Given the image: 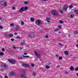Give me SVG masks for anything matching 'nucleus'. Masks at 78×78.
I'll return each mask as SVG.
<instances>
[{
  "label": "nucleus",
  "mask_w": 78,
  "mask_h": 78,
  "mask_svg": "<svg viewBox=\"0 0 78 78\" xmlns=\"http://www.w3.org/2000/svg\"><path fill=\"white\" fill-rule=\"evenodd\" d=\"M25 71H23V72L22 73L20 76L21 78H25Z\"/></svg>",
  "instance_id": "nucleus-1"
},
{
  "label": "nucleus",
  "mask_w": 78,
  "mask_h": 78,
  "mask_svg": "<svg viewBox=\"0 0 78 78\" xmlns=\"http://www.w3.org/2000/svg\"><path fill=\"white\" fill-rule=\"evenodd\" d=\"M2 66L3 67H5V69L6 70H8V69H9V67H8V66L4 64V63H2Z\"/></svg>",
  "instance_id": "nucleus-2"
},
{
  "label": "nucleus",
  "mask_w": 78,
  "mask_h": 78,
  "mask_svg": "<svg viewBox=\"0 0 78 78\" xmlns=\"http://www.w3.org/2000/svg\"><path fill=\"white\" fill-rule=\"evenodd\" d=\"M41 21L39 20H38L36 21V24L38 25V26H39L41 25Z\"/></svg>",
  "instance_id": "nucleus-3"
},
{
  "label": "nucleus",
  "mask_w": 78,
  "mask_h": 78,
  "mask_svg": "<svg viewBox=\"0 0 78 78\" xmlns=\"http://www.w3.org/2000/svg\"><path fill=\"white\" fill-rule=\"evenodd\" d=\"M51 13H52V15L54 16H57L58 15L57 12L55 10L52 11Z\"/></svg>",
  "instance_id": "nucleus-4"
},
{
  "label": "nucleus",
  "mask_w": 78,
  "mask_h": 78,
  "mask_svg": "<svg viewBox=\"0 0 78 78\" xmlns=\"http://www.w3.org/2000/svg\"><path fill=\"white\" fill-rule=\"evenodd\" d=\"M1 4L3 5V6H7V4H6V2L1 1Z\"/></svg>",
  "instance_id": "nucleus-5"
},
{
  "label": "nucleus",
  "mask_w": 78,
  "mask_h": 78,
  "mask_svg": "<svg viewBox=\"0 0 78 78\" xmlns=\"http://www.w3.org/2000/svg\"><path fill=\"white\" fill-rule=\"evenodd\" d=\"M68 8V6H67V5H66L65 6V7L64 8H62V10H63V11H65L66 10H67V8Z\"/></svg>",
  "instance_id": "nucleus-6"
},
{
  "label": "nucleus",
  "mask_w": 78,
  "mask_h": 78,
  "mask_svg": "<svg viewBox=\"0 0 78 78\" xmlns=\"http://www.w3.org/2000/svg\"><path fill=\"white\" fill-rule=\"evenodd\" d=\"M34 34L33 33H29L28 36L30 37H34Z\"/></svg>",
  "instance_id": "nucleus-7"
},
{
  "label": "nucleus",
  "mask_w": 78,
  "mask_h": 78,
  "mask_svg": "<svg viewBox=\"0 0 78 78\" xmlns=\"http://www.w3.org/2000/svg\"><path fill=\"white\" fill-rule=\"evenodd\" d=\"M8 61L12 64H14L16 62V60L12 59H9Z\"/></svg>",
  "instance_id": "nucleus-8"
},
{
  "label": "nucleus",
  "mask_w": 78,
  "mask_h": 78,
  "mask_svg": "<svg viewBox=\"0 0 78 78\" xmlns=\"http://www.w3.org/2000/svg\"><path fill=\"white\" fill-rule=\"evenodd\" d=\"M35 55L37 57V58H40V57L41 56L39 55V54L37 53V52L36 51H35Z\"/></svg>",
  "instance_id": "nucleus-9"
},
{
  "label": "nucleus",
  "mask_w": 78,
  "mask_h": 78,
  "mask_svg": "<svg viewBox=\"0 0 78 78\" xmlns=\"http://www.w3.org/2000/svg\"><path fill=\"white\" fill-rule=\"evenodd\" d=\"M24 11V8L22 7L20 8V9L19 10V12L20 13Z\"/></svg>",
  "instance_id": "nucleus-10"
},
{
  "label": "nucleus",
  "mask_w": 78,
  "mask_h": 78,
  "mask_svg": "<svg viewBox=\"0 0 78 78\" xmlns=\"http://www.w3.org/2000/svg\"><path fill=\"white\" fill-rule=\"evenodd\" d=\"M23 67H30V66L27 64H23Z\"/></svg>",
  "instance_id": "nucleus-11"
},
{
  "label": "nucleus",
  "mask_w": 78,
  "mask_h": 78,
  "mask_svg": "<svg viewBox=\"0 0 78 78\" xmlns=\"http://www.w3.org/2000/svg\"><path fill=\"white\" fill-rule=\"evenodd\" d=\"M51 20V19L50 17H48L46 18V20H47V22H50V20Z\"/></svg>",
  "instance_id": "nucleus-12"
},
{
  "label": "nucleus",
  "mask_w": 78,
  "mask_h": 78,
  "mask_svg": "<svg viewBox=\"0 0 78 78\" xmlns=\"http://www.w3.org/2000/svg\"><path fill=\"white\" fill-rule=\"evenodd\" d=\"M70 69L71 71L72 70H74V68L73 67V66H71L70 67Z\"/></svg>",
  "instance_id": "nucleus-13"
},
{
  "label": "nucleus",
  "mask_w": 78,
  "mask_h": 78,
  "mask_svg": "<svg viewBox=\"0 0 78 78\" xmlns=\"http://www.w3.org/2000/svg\"><path fill=\"white\" fill-rule=\"evenodd\" d=\"M26 43H25L24 42H23L21 43V46H23L25 45H26Z\"/></svg>",
  "instance_id": "nucleus-14"
},
{
  "label": "nucleus",
  "mask_w": 78,
  "mask_h": 78,
  "mask_svg": "<svg viewBox=\"0 0 78 78\" xmlns=\"http://www.w3.org/2000/svg\"><path fill=\"white\" fill-rule=\"evenodd\" d=\"M17 58L19 60H22V59H23V58L22 57L18 56V57Z\"/></svg>",
  "instance_id": "nucleus-15"
},
{
  "label": "nucleus",
  "mask_w": 78,
  "mask_h": 78,
  "mask_svg": "<svg viewBox=\"0 0 78 78\" xmlns=\"http://www.w3.org/2000/svg\"><path fill=\"white\" fill-rule=\"evenodd\" d=\"M10 74L11 76H12V75H14V72H11Z\"/></svg>",
  "instance_id": "nucleus-16"
},
{
  "label": "nucleus",
  "mask_w": 78,
  "mask_h": 78,
  "mask_svg": "<svg viewBox=\"0 0 78 78\" xmlns=\"http://www.w3.org/2000/svg\"><path fill=\"white\" fill-rule=\"evenodd\" d=\"M30 20L31 22H34V18H31Z\"/></svg>",
  "instance_id": "nucleus-17"
},
{
  "label": "nucleus",
  "mask_w": 78,
  "mask_h": 78,
  "mask_svg": "<svg viewBox=\"0 0 78 78\" xmlns=\"http://www.w3.org/2000/svg\"><path fill=\"white\" fill-rule=\"evenodd\" d=\"M4 55V53H3V52L0 51V55L1 56H3Z\"/></svg>",
  "instance_id": "nucleus-18"
},
{
  "label": "nucleus",
  "mask_w": 78,
  "mask_h": 78,
  "mask_svg": "<svg viewBox=\"0 0 78 78\" xmlns=\"http://www.w3.org/2000/svg\"><path fill=\"white\" fill-rule=\"evenodd\" d=\"M65 54L66 55H67L69 54V52H68V51H65Z\"/></svg>",
  "instance_id": "nucleus-19"
},
{
  "label": "nucleus",
  "mask_w": 78,
  "mask_h": 78,
  "mask_svg": "<svg viewBox=\"0 0 78 78\" xmlns=\"http://www.w3.org/2000/svg\"><path fill=\"white\" fill-rule=\"evenodd\" d=\"M9 36L10 37H13V34H9Z\"/></svg>",
  "instance_id": "nucleus-20"
},
{
  "label": "nucleus",
  "mask_w": 78,
  "mask_h": 78,
  "mask_svg": "<svg viewBox=\"0 0 78 78\" xmlns=\"http://www.w3.org/2000/svg\"><path fill=\"white\" fill-rule=\"evenodd\" d=\"M19 29V27L16 26L15 28L16 30H18Z\"/></svg>",
  "instance_id": "nucleus-21"
},
{
  "label": "nucleus",
  "mask_w": 78,
  "mask_h": 78,
  "mask_svg": "<svg viewBox=\"0 0 78 78\" xmlns=\"http://www.w3.org/2000/svg\"><path fill=\"white\" fill-rule=\"evenodd\" d=\"M59 11L61 14H63V12H64L62 11L60 9H59Z\"/></svg>",
  "instance_id": "nucleus-22"
},
{
  "label": "nucleus",
  "mask_w": 78,
  "mask_h": 78,
  "mask_svg": "<svg viewBox=\"0 0 78 78\" xmlns=\"http://www.w3.org/2000/svg\"><path fill=\"white\" fill-rule=\"evenodd\" d=\"M23 56L24 58H30V57L28 55L25 56L24 55H23Z\"/></svg>",
  "instance_id": "nucleus-23"
},
{
  "label": "nucleus",
  "mask_w": 78,
  "mask_h": 78,
  "mask_svg": "<svg viewBox=\"0 0 78 78\" xmlns=\"http://www.w3.org/2000/svg\"><path fill=\"white\" fill-rule=\"evenodd\" d=\"M69 8H70V9H72V8H73V5L72 4H71V5L69 6Z\"/></svg>",
  "instance_id": "nucleus-24"
},
{
  "label": "nucleus",
  "mask_w": 78,
  "mask_h": 78,
  "mask_svg": "<svg viewBox=\"0 0 78 78\" xmlns=\"http://www.w3.org/2000/svg\"><path fill=\"white\" fill-rule=\"evenodd\" d=\"M45 67H46V69H49V68H50V66H48V65H46L45 66Z\"/></svg>",
  "instance_id": "nucleus-25"
},
{
  "label": "nucleus",
  "mask_w": 78,
  "mask_h": 78,
  "mask_svg": "<svg viewBox=\"0 0 78 78\" xmlns=\"http://www.w3.org/2000/svg\"><path fill=\"white\" fill-rule=\"evenodd\" d=\"M27 9H28V7H25L24 8V11H26V10H27Z\"/></svg>",
  "instance_id": "nucleus-26"
},
{
  "label": "nucleus",
  "mask_w": 78,
  "mask_h": 78,
  "mask_svg": "<svg viewBox=\"0 0 78 78\" xmlns=\"http://www.w3.org/2000/svg\"><path fill=\"white\" fill-rule=\"evenodd\" d=\"M21 25H22V26H23V25H24V22L23 21H21Z\"/></svg>",
  "instance_id": "nucleus-27"
},
{
  "label": "nucleus",
  "mask_w": 78,
  "mask_h": 78,
  "mask_svg": "<svg viewBox=\"0 0 78 78\" xmlns=\"http://www.w3.org/2000/svg\"><path fill=\"white\" fill-rule=\"evenodd\" d=\"M74 12L77 14H78V11L77 10H74Z\"/></svg>",
  "instance_id": "nucleus-28"
},
{
  "label": "nucleus",
  "mask_w": 78,
  "mask_h": 78,
  "mask_svg": "<svg viewBox=\"0 0 78 78\" xmlns=\"http://www.w3.org/2000/svg\"><path fill=\"white\" fill-rule=\"evenodd\" d=\"M11 27H14V24L13 23H11L10 24Z\"/></svg>",
  "instance_id": "nucleus-29"
},
{
  "label": "nucleus",
  "mask_w": 78,
  "mask_h": 78,
  "mask_svg": "<svg viewBox=\"0 0 78 78\" xmlns=\"http://www.w3.org/2000/svg\"><path fill=\"white\" fill-rule=\"evenodd\" d=\"M75 34H78V32L76 31H74Z\"/></svg>",
  "instance_id": "nucleus-30"
},
{
  "label": "nucleus",
  "mask_w": 78,
  "mask_h": 78,
  "mask_svg": "<svg viewBox=\"0 0 78 78\" xmlns=\"http://www.w3.org/2000/svg\"><path fill=\"white\" fill-rule=\"evenodd\" d=\"M58 30H59V29H55L54 30V31H55V32H56V31H58Z\"/></svg>",
  "instance_id": "nucleus-31"
},
{
  "label": "nucleus",
  "mask_w": 78,
  "mask_h": 78,
  "mask_svg": "<svg viewBox=\"0 0 78 78\" xmlns=\"http://www.w3.org/2000/svg\"><path fill=\"white\" fill-rule=\"evenodd\" d=\"M59 59L60 60H62V58L61 56H60L59 57Z\"/></svg>",
  "instance_id": "nucleus-32"
},
{
  "label": "nucleus",
  "mask_w": 78,
  "mask_h": 78,
  "mask_svg": "<svg viewBox=\"0 0 78 78\" xmlns=\"http://www.w3.org/2000/svg\"><path fill=\"white\" fill-rule=\"evenodd\" d=\"M24 4H25V5H27V4H28V2H25L24 3Z\"/></svg>",
  "instance_id": "nucleus-33"
},
{
  "label": "nucleus",
  "mask_w": 78,
  "mask_h": 78,
  "mask_svg": "<svg viewBox=\"0 0 78 78\" xmlns=\"http://www.w3.org/2000/svg\"><path fill=\"white\" fill-rule=\"evenodd\" d=\"M74 16H75L74 14H71L70 15V17L72 18Z\"/></svg>",
  "instance_id": "nucleus-34"
},
{
  "label": "nucleus",
  "mask_w": 78,
  "mask_h": 78,
  "mask_svg": "<svg viewBox=\"0 0 78 78\" xmlns=\"http://www.w3.org/2000/svg\"><path fill=\"white\" fill-rule=\"evenodd\" d=\"M16 38H17V39H20V37L19 36H16Z\"/></svg>",
  "instance_id": "nucleus-35"
},
{
  "label": "nucleus",
  "mask_w": 78,
  "mask_h": 78,
  "mask_svg": "<svg viewBox=\"0 0 78 78\" xmlns=\"http://www.w3.org/2000/svg\"><path fill=\"white\" fill-rule=\"evenodd\" d=\"M36 73H35V72L33 73V74H32V75H33V76H35V75H36Z\"/></svg>",
  "instance_id": "nucleus-36"
},
{
  "label": "nucleus",
  "mask_w": 78,
  "mask_h": 78,
  "mask_svg": "<svg viewBox=\"0 0 78 78\" xmlns=\"http://www.w3.org/2000/svg\"><path fill=\"white\" fill-rule=\"evenodd\" d=\"M59 22L60 23H63V21L62 20L59 21Z\"/></svg>",
  "instance_id": "nucleus-37"
},
{
  "label": "nucleus",
  "mask_w": 78,
  "mask_h": 78,
  "mask_svg": "<svg viewBox=\"0 0 78 78\" xmlns=\"http://www.w3.org/2000/svg\"><path fill=\"white\" fill-rule=\"evenodd\" d=\"M4 28L3 26H0V29H3Z\"/></svg>",
  "instance_id": "nucleus-38"
},
{
  "label": "nucleus",
  "mask_w": 78,
  "mask_h": 78,
  "mask_svg": "<svg viewBox=\"0 0 78 78\" xmlns=\"http://www.w3.org/2000/svg\"><path fill=\"white\" fill-rule=\"evenodd\" d=\"M75 71H78V67H77L75 69Z\"/></svg>",
  "instance_id": "nucleus-39"
},
{
  "label": "nucleus",
  "mask_w": 78,
  "mask_h": 78,
  "mask_svg": "<svg viewBox=\"0 0 78 78\" xmlns=\"http://www.w3.org/2000/svg\"><path fill=\"white\" fill-rule=\"evenodd\" d=\"M65 74L67 75V74H68V73H69V72H68V71H66V72H65Z\"/></svg>",
  "instance_id": "nucleus-40"
},
{
  "label": "nucleus",
  "mask_w": 78,
  "mask_h": 78,
  "mask_svg": "<svg viewBox=\"0 0 78 78\" xmlns=\"http://www.w3.org/2000/svg\"><path fill=\"white\" fill-rule=\"evenodd\" d=\"M12 9H16V7H13L12 8Z\"/></svg>",
  "instance_id": "nucleus-41"
},
{
  "label": "nucleus",
  "mask_w": 78,
  "mask_h": 78,
  "mask_svg": "<svg viewBox=\"0 0 78 78\" xmlns=\"http://www.w3.org/2000/svg\"><path fill=\"white\" fill-rule=\"evenodd\" d=\"M58 28H61V25L58 26Z\"/></svg>",
  "instance_id": "nucleus-42"
},
{
  "label": "nucleus",
  "mask_w": 78,
  "mask_h": 78,
  "mask_svg": "<svg viewBox=\"0 0 78 78\" xmlns=\"http://www.w3.org/2000/svg\"><path fill=\"white\" fill-rule=\"evenodd\" d=\"M31 66L32 67H34V65L33 64H31Z\"/></svg>",
  "instance_id": "nucleus-43"
},
{
  "label": "nucleus",
  "mask_w": 78,
  "mask_h": 78,
  "mask_svg": "<svg viewBox=\"0 0 78 78\" xmlns=\"http://www.w3.org/2000/svg\"><path fill=\"white\" fill-rule=\"evenodd\" d=\"M12 47H13V48H14V49H15V48H16V47L15 46H12Z\"/></svg>",
  "instance_id": "nucleus-44"
},
{
  "label": "nucleus",
  "mask_w": 78,
  "mask_h": 78,
  "mask_svg": "<svg viewBox=\"0 0 78 78\" xmlns=\"http://www.w3.org/2000/svg\"><path fill=\"white\" fill-rule=\"evenodd\" d=\"M2 51H5V49L4 48H3L2 49Z\"/></svg>",
  "instance_id": "nucleus-45"
},
{
  "label": "nucleus",
  "mask_w": 78,
  "mask_h": 78,
  "mask_svg": "<svg viewBox=\"0 0 78 78\" xmlns=\"http://www.w3.org/2000/svg\"><path fill=\"white\" fill-rule=\"evenodd\" d=\"M11 41H14V39L12 38L11 39Z\"/></svg>",
  "instance_id": "nucleus-46"
},
{
  "label": "nucleus",
  "mask_w": 78,
  "mask_h": 78,
  "mask_svg": "<svg viewBox=\"0 0 78 78\" xmlns=\"http://www.w3.org/2000/svg\"><path fill=\"white\" fill-rule=\"evenodd\" d=\"M58 34H61V33H62V32L61 31H59L58 32Z\"/></svg>",
  "instance_id": "nucleus-47"
},
{
  "label": "nucleus",
  "mask_w": 78,
  "mask_h": 78,
  "mask_svg": "<svg viewBox=\"0 0 78 78\" xmlns=\"http://www.w3.org/2000/svg\"><path fill=\"white\" fill-rule=\"evenodd\" d=\"M19 48H20V50H21L22 49V48H21V47H19Z\"/></svg>",
  "instance_id": "nucleus-48"
},
{
  "label": "nucleus",
  "mask_w": 78,
  "mask_h": 78,
  "mask_svg": "<svg viewBox=\"0 0 78 78\" xmlns=\"http://www.w3.org/2000/svg\"><path fill=\"white\" fill-rule=\"evenodd\" d=\"M59 67H60L59 65H57L56 67L57 68H58Z\"/></svg>",
  "instance_id": "nucleus-49"
},
{
  "label": "nucleus",
  "mask_w": 78,
  "mask_h": 78,
  "mask_svg": "<svg viewBox=\"0 0 78 78\" xmlns=\"http://www.w3.org/2000/svg\"><path fill=\"white\" fill-rule=\"evenodd\" d=\"M24 55H27V53H24Z\"/></svg>",
  "instance_id": "nucleus-50"
},
{
  "label": "nucleus",
  "mask_w": 78,
  "mask_h": 78,
  "mask_svg": "<svg viewBox=\"0 0 78 78\" xmlns=\"http://www.w3.org/2000/svg\"><path fill=\"white\" fill-rule=\"evenodd\" d=\"M5 78H8V76H5Z\"/></svg>",
  "instance_id": "nucleus-51"
},
{
  "label": "nucleus",
  "mask_w": 78,
  "mask_h": 78,
  "mask_svg": "<svg viewBox=\"0 0 78 78\" xmlns=\"http://www.w3.org/2000/svg\"><path fill=\"white\" fill-rule=\"evenodd\" d=\"M45 37L46 38H48V36H46Z\"/></svg>",
  "instance_id": "nucleus-52"
},
{
  "label": "nucleus",
  "mask_w": 78,
  "mask_h": 78,
  "mask_svg": "<svg viewBox=\"0 0 78 78\" xmlns=\"http://www.w3.org/2000/svg\"><path fill=\"white\" fill-rule=\"evenodd\" d=\"M14 34L15 35H17V34L16 33H14Z\"/></svg>",
  "instance_id": "nucleus-53"
},
{
  "label": "nucleus",
  "mask_w": 78,
  "mask_h": 78,
  "mask_svg": "<svg viewBox=\"0 0 78 78\" xmlns=\"http://www.w3.org/2000/svg\"><path fill=\"white\" fill-rule=\"evenodd\" d=\"M59 45H62L61 43H59Z\"/></svg>",
  "instance_id": "nucleus-54"
},
{
  "label": "nucleus",
  "mask_w": 78,
  "mask_h": 78,
  "mask_svg": "<svg viewBox=\"0 0 78 78\" xmlns=\"http://www.w3.org/2000/svg\"><path fill=\"white\" fill-rule=\"evenodd\" d=\"M56 56L58 58V57H59V56L58 55H56Z\"/></svg>",
  "instance_id": "nucleus-55"
},
{
  "label": "nucleus",
  "mask_w": 78,
  "mask_h": 78,
  "mask_svg": "<svg viewBox=\"0 0 78 78\" xmlns=\"http://www.w3.org/2000/svg\"><path fill=\"white\" fill-rule=\"evenodd\" d=\"M76 47H77V48H78V44H77L76 45Z\"/></svg>",
  "instance_id": "nucleus-56"
},
{
  "label": "nucleus",
  "mask_w": 78,
  "mask_h": 78,
  "mask_svg": "<svg viewBox=\"0 0 78 78\" xmlns=\"http://www.w3.org/2000/svg\"><path fill=\"white\" fill-rule=\"evenodd\" d=\"M6 36H9V34H7V35H6Z\"/></svg>",
  "instance_id": "nucleus-57"
},
{
  "label": "nucleus",
  "mask_w": 78,
  "mask_h": 78,
  "mask_svg": "<svg viewBox=\"0 0 78 78\" xmlns=\"http://www.w3.org/2000/svg\"><path fill=\"white\" fill-rule=\"evenodd\" d=\"M41 1H47V0H41Z\"/></svg>",
  "instance_id": "nucleus-58"
},
{
  "label": "nucleus",
  "mask_w": 78,
  "mask_h": 78,
  "mask_svg": "<svg viewBox=\"0 0 78 78\" xmlns=\"http://www.w3.org/2000/svg\"><path fill=\"white\" fill-rule=\"evenodd\" d=\"M76 75H77V76H78V73H76Z\"/></svg>",
  "instance_id": "nucleus-59"
},
{
  "label": "nucleus",
  "mask_w": 78,
  "mask_h": 78,
  "mask_svg": "<svg viewBox=\"0 0 78 78\" xmlns=\"http://www.w3.org/2000/svg\"><path fill=\"white\" fill-rule=\"evenodd\" d=\"M61 46H62V47H63V46H64V44H61Z\"/></svg>",
  "instance_id": "nucleus-60"
},
{
  "label": "nucleus",
  "mask_w": 78,
  "mask_h": 78,
  "mask_svg": "<svg viewBox=\"0 0 78 78\" xmlns=\"http://www.w3.org/2000/svg\"><path fill=\"white\" fill-rule=\"evenodd\" d=\"M1 71H3V70L2 69H1Z\"/></svg>",
  "instance_id": "nucleus-61"
},
{
  "label": "nucleus",
  "mask_w": 78,
  "mask_h": 78,
  "mask_svg": "<svg viewBox=\"0 0 78 78\" xmlns=\"http://www.w3.org/2000/svg\"><path fill=\"white\" fill-rule=\"evenodd\" d=\"M67 45H65V47H66V48H67Z\"/></svg>",
  "instance_id": "nucleus-62"
},
{
  "label": "nucleus",
  "mask_w": 78,
  "mask_h": 78,
  "mask_svg": "<svg viewBox=\"0 0 78 78\" xmlns=\"http://www.w3.org/2000/svg\"><path fill=\"white\" fill-rule=\"evenodd\" d=\"M1 19H2V18L0 16V20H1Z\"/></svg>",
  "instance_id": "nucleus-63"
},
{
  "label": "nucleus",
  "mask_w": 78,
  "mask_h": 78,
  "mask_svg": "<svg viewBox=\"0 0 78 78\" xmlns=\"http://www.w3.org/2000/svg\"><path fill=\"white\" fill-rule=\"evenodd\" d=\"M4 44H6V43L5 42V43H4Z\"/></svg>",
  "instance_id": "nucleus-64"
}]
</instances>
